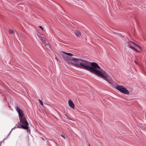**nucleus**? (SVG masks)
<instances>
[{
    "instance_id": "21",
    "label": "nucleus",
    "mask_w": 146,
    "mask_h": 146,
    "mask_svg": "<svg viewBox=\"0 0 146 146\" xmlns=\"http://www.w3.org/2000/svg\"><path fill=\"white\" fill-rule=\"evenodd\" d=\"M0 146H1V145H0Z\"/></svg>"
},
{
    "instance_id": "10",
    "label": "nucleus",
    "mask_w": 146,
    "mask_h": 146,
    "mask_svg": "<svg viewBox=\"0 0 146 146\" xmlns=\"http://www.w3.org/2000/svg\"><path fill=\"white\" fill-rule=\"evenodd\" d=\"M75 33L76 34V36L78 37L80 36L81 35V33L78 31H75Z\"/></svg>"
},
{
    "instance_id": "20",
    "label": "nucleus",
    "mask_w": 146,
    "mask_h": 146,
    "mask_svg": "<svg viewBox=\"0 0 146 146\" xmlns=\"http://www.w3.org/2000/svg\"><path fill=\"white\" fill-rule=\"evenodd\" d=\"M88 146H90V145L89 143L88 144Z\"/></svg>"
},
{
    "instance_id": "6",
    "label": "nucleus",
    "mask_w": 146,
    "mask_h": 146,
    "mask_svg": "<svg viewBox=\"0 0 146 146\" xmlns=\"http://www.w3.org/2000/svg\"><path fill=\"white\" fill-rule=\"evenodd\" d=\"M115 88L124 94H128L129 93V92L127 90L124 88L122 86H117L115 87Z\"/></svg>"
},
{
    "instance_id": "19",
    "label": "nucleus",
    "mask_w": 146,
    "mask_h": 146,
    "mask_svg": "<svg viewBox=\"0 0 146 146\" xmlns=\"http://www.w3.org/2000/svg\"><path fill=\"white\" fill-rule=\"evenodd\" d=\"M55 58L56 59L57 61H58V59H57V58H56V57H55Z\"/></svg>"
},
{
    "instance_id": "7",
    "label": "nucleus",
    "mask_w": 146,
    "mask_h": 146,
    "mask_svg": "<svg viewBox=\"0 0 146 146\" xmlns=\"http://www.w3.org/2000/svg\"><path fill=\"white\" fill-rule=\"evenodd\" d=\"M115 88L124 94H128L129 93V92L127 90L124 88L122 86H117L115 87Z\"/></svg>"
},
{
    "instance_id": "9",
    "label": "nucleus",
    "mask_w": 146,
    "mask_h": 146,
    "mask_svg": "<svg viewBox=\"0 0 146 146\" xmlns=\"http://www.w3.org/2000/svg\"><path fill=\"white\" fill-rule=\"evenodd\" d=\"M43 44L47 47H50L49 45L48 44H46L45 42V39L43 37H41L40 38Z\"/></svg>"
},
{
    "instance_id": "4",
    "label": "nucleus",
    "mask_w": 146,
    "mask_h": 146,
    "mask_svg": "<svg viewBox=\"0 0 146 146\" xmlns=\"http://www.w3.org/2000/svg\"><path fill=\"white\" fill-rule=\"evenodd\" d=\"M16 109L19 113V119L20 122H27L24 117V114L21 109L18 106H16Z\"/></svg>"
},
{
    "instance_id": "2",
    "label": "nucleus",
    "mask_w": 146,
    "mask_h": 146,
    "mask_svg": "<svg viewBox=\"0 0 146 146\" xmlns=\"http://www.w3.org/2000/svg\"><path fill=\"white\" fill-rule=\"evenodd\" d=\"M62 53L64 54L62 55V56L64 60L67 61L69 64L73 66L76 58H73L71 56L74 55L71 53L66 52H62Z\"/></svg>"
},
{
    "instance_id": "3",
    "label": "nucleus",
    "mask_w": 146,
    "mask_h": 146,
    "mask_svg": "<svg viewBox=\"0 0 146 146\" xmlns=\"http://www.w3.org/2000/svg\"><path fill=\"white\" fill-rule=\"evenodd\" d=\"M124 44L127 46L129 48L131 49L134 51L137 52H139V51L136 49L137 44L134 42L129 40L128 39L125 40L123 42Z\"/></svg>"
},
{
    "instance_id": "12",
    "label": "nucleus",
    "mask_w": 146,
    "mask_h": 146,
    "mask_svg": "<svg viewBox=\"0 0 146 146\" xmlns=\"http://www.w3.org/2000/svg\"><path fill=\"white\" fill-rule=\"evenodd\" d=\"M137 48H139L141 50H142L143 49L142 47L141 46H139L137 44V46H136V49Z\"/></svg>"
},
{
    "instance_id": "1",
    "label": "nucleus",
    "mask_w": 146,
    "mask_h": 146,
    "mask_svg": "<svg viewBox=\"0 0 146 146\" xmlns=\"http://www.w3.org/2000/svg\"><path fill=\"white\" fill-rule=\"evenodd\" d=\"M75 61L73 66L88 70L103 78L109 84H112L111 79L108 75L97 63L93 62L90 63L89 62L80 58H76Z\"/></svg>"
},
{
    "instance_id": "13",
    "label": "nucleus",
    "mask_w": 146,
    "mask_h": 146,
    "mask_svg": "<svg viewBox=\"0 0 146 146\" xmlns=\"http://www.w3.org/2000/svg\"><path fill=\"white\" fill-rule=\"evenodd\" d=\"M38 100L39 101V103L40 104L42 105V106H43V104L42 101L40 100V99H38Z\"/></svg>"
},
{
    "instance_id": "14",
    "label": "nucleus",
    "mask_w": 146,
    "mask_h": 146,
    "mask_svg": "<svg viewBox=\"0 0 146 146\" xmlns=\"http://www.w3.org/2000/svg\"><path fill=\"white\" fill-rule=\"evenodd\" d=\"M17 128L16 127V126H15L11 130V131H10V133H9V134L8 135V136H9V135L11 133V132H12V131L13 130L15 129V128Z\"/></svg>"
},
{
    "instance_id": "17",
    "label": "nucleus",
    "mask_w": 146,
    "mask_h": 146,
    "mask_svg": "<svg viewBox=\"0 0 146 146\" xmlns=\"http://www.w3.org/2000/svg\"><path fill=\"white\" fill-rule=\"evenodd\" d=\"M134 62L136 64H138V63H137V61L136 60H135V61H134Z\"/></svg>"
},
{
    "instance_id": "5",
    "label": "nucleus",
    "mask_w": 146,
    "mask_h": 146,
    "mask_svg": "<svg viewBox=\"0 0 146 146\" xmlns=\"http://www.w3.org/2000/svg\"><path fill=\"white\" fill-rule=\"evenodd\" d=\"M29 123L28 122H20L18 123L16 125V127L17 128H23L25 129H27L29 128Z\"/></svg>"
},
{
    "instance_id": "11",
    "label": "nucleus",
    "mask_w": 146,
    "mask_h": 146,
    "mask_svg": "<svg viewBox=\"0 0 146 146\" xmlns=\"http://www.w3.org/2000/svg\"><path fill=\"white\" fill-rule=\"evenodd\" d=\"M9 33L11 35H15V31L11 29H10L9 31Z\"/></svg>"
},
{
    "instance_id": "16",
    "label": "nucleus",
    "mask_w": 146,
    "mask_h": 146,
    "mask_svg": "<svg viewBox=\"0 0 146 146\" xmlns=\"http://www.w3.org/2000/svg\"><path fill=\"white\" fill-rule=\"evenodd\" d=\"M61 136L62 137H63L64 139H65V137L64 136V135H61Z\"/></svg>"
},
{
    "instance_id": "8",
    "label": "nucleus",
    "mask_w": 146,
    "mask_h": 146,
    "mask_svg": "<svg viewBox=\"0 0 146 146\" xmlns=\"http://www.w3.org/2000/svg\"><path fill=\"white\" fill-rule=\"evenodd\" d=\"M68 104L69 106L72 109H74L75 105L72 100L70 99L68 100Z\"/></svg>"
},
{
    "instance_id": "18",
    "label": "nucleus",
    "mask_w": 146,
    "mask_h": 146,
    "mask_svg": "<svg viewBox=\"0 0 146 146\" xmlns=\"http://www.w3.org/2000/svg\"><path fill=\"white\" fill-rule=\"evenodd\" d=\"M27 131L28 132H29V131H30V129H28Z\"/></svg>"
},
{
    "instance_id": "15",
    "label": "nucleus",
    "mask_w": 146,
    "mask_h": 146,
    "mask_svg": "<svg viewBox=\"0 0 146 146\" xmlns=\"http://www.w3.org/2000/svg\"><path fill=\"white\" fill-rule=\"evenodd\" d=\"M39 27L40 28H41L43 31L44 30L43 29V27L42 26H39Z\"/></svg>"
}]
</instances>
